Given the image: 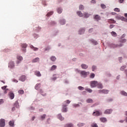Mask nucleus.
Instances as JSON below:
<instances>
[{"label": "nucleus", "instance_id": "39", "mask_svg": "<svg viewBox=\"0 0 127 127\" xmlns=\"http://www.w3.org/2000/svg\"><path fill=\"white\" fill-rule=\"evenodd\" d=\"M61 24H62V25L65 24V20H64V19L61 20Z\"/></svg>", "mask_w": 127, "mask_h": 127}, {"label": "nucleus", "instance_id": "30", "mask_svg": "<svg viewBox=\"0 0 127 127\" xmlns=\"http://www.w3.org/2000/svg\"><path fill=\"white\" fill-rule=\"evenodd\" d=\"M9 125L11 126V127H13V126L14 125V121H10L9 122Z\"/></svg>", "mask_w": 127, "mask_h": 127}, {"label": "nucleus", "instance_id": "10", "mask_svg": "<svg viewBox=\"0 0 127 127\" xmlns=\"http://www.w3.org/2000/svg\"><path fill=\"white\" fill-rule=\"evenodd\" d=\"M112 112H113V110L107 109L104 112V114L105 115H110V114H112Z\"/></svg>", "mask_w": 127, "mask_h": 127}, {"label": "nucleus", "instance_id": "11", "mask_svg": "<svg viewBox=\"0 0 127 127\" xmlns=\"http://www.w3.org/2000/svg\"><path fill=\"white\" fill-rule=\"evenodd\" d=\"M80 74L82 75V76H84V77H86V76L89 74V72H86L85 71H81L80 72Z\"/></svg>", "mask_w": 127, "mask_h": 127}, {"label": "nucleus", "instance_id": "50", "mask_svg": "<svg viewBox=\"0 0 127 127\" xmlns=\"http://www.w3.org/2000/svg\"><path fill=\"white\" fill-rule=\"evenodd\" d=\"M91 41H92V42L93 43H94V44H95V45H97V44H98V43H97V41H96L92 40Z\"/></svg>", "mask_w": 127, "mask_h": 127}, {"label": "nucleus", "instance_id": "8", "mask_svg": "<svg viewBox=\"0 0 127 127\" xmlns=\"http://www.w3.org/2000/svg\"><path fill=\"white\" fill-rule=\"evenodd\" d=\"M17 60H19L16 62L17 64H19L20 63V61H22L23 60V58L21 56H18L17 57Z\"/></svg>", "mask_w": 127, "mask_h": 127}, {"label": "nucleus", "instance_id": "22", "mask_svg": "<svg viewBox=\"0 0 127 127\" xmlns=\"http://www.w3.org/2000/svg\"><path fill=\"white\" fill-rule=\"evenodd\" d=\"M41 84L40 83H37L35 86V89L36 90H38L40 88Z\"/></svg>", "mask_w": 127, "mask_h": 127}, {"label": "nucleus", "instance_id": "54", "mask_svg": "<svg viewBox=\"0 0 127 127\" xmlns=\"http://www.w3.org/2000/svg\"><path fill=\"white\" fill-rule=\"evenodd\" d=\"M1 104H3V99H0V105H1Z\"/></svg>", "mask_w": 127, "mask_h": 127}, {"label": "nucleus", "instance_id": "37", "mask_svg": "<svg viewBox=\"0 0 127 127\" xmlns=\"http://www.w3.org/2000/svg\"><path fill=\"white\" fill-rule=\"evenodd\" d=\"M87 103H93V100L92 99H88L86 100Z\"/></svg>", "mask_w": 127, "mask_h": 127}, {"label": "nucleus", "instance_id": "18", "mask_svg": "<svg viewBox=\"0 0 127 127\" xmlns=\"http://www.w3.org/2000/svg\"><path fill=\"white\" fill-rule=\"evenodd\" d=\"M14 107L15 108H19V103H18V101H16L14 104Z\"/></svg>", "mask_w": 127, "mask_h": 127}, {"label": "nucleus", "instance_id": "15", "mask_svg": "<svg viewBox=\"0 0 127 127\" xmlns=\"http://www.w3.org/2000/svg\"><path fill=\"white\" fill-rule=\"evenodd\" d=\"M67 105H64L63 107V112L64 113H66L67 112Z\"/></svg>", "mask_w": 127, "mask_h": 127}, {"label": "nucleus", "instance_id": "3", "mask_svg": "<svg viewBox=\"0 0 127 127\" xmlns=\"http://www.w3.org/2000/svg\"><path fill=\"white\" fill-rule=\"evenodd\" d=\"M5 126V120L4 119L0 120V127H4Z\"/></svg>", "mask_w": 127, "mask_h": 127}, {"label": "nucleus", "instance_id": "41", "mask_svg": "<svg viewBox=\"0 0 127 127\" xmlns=\"http://www.w3.org/2000/svg\"><path fill=\"white\" fill-rule=\"evenodd\" d=\"M80 105H82V103H79L77 104H74L73 106L74 107H80Z\"/></svg>", "mask_w": 127, "mask_h": 127}, {"label": "nucleus", "instance_id": "35", "mask_svg": "<svg viewBox=\"0 0 127 127\" xmlns=\"http://www.w3.org/2000/svg\"><path fill=\"white\" fill-rule=\"evenodd\" d=\"M83 126H85V123H79L77 124V126L79 127H83Z\"/></svg>", "mask_w": 127, "mask_h": 127}, {"label": "nucleus", "instance_id": "1", "mask_svg": "<svg viewBox=\"0 0 127 127\" xmlns=\"http://www.w3.org/2000/svg\"><path fill=\"white\" fill-rule=\"evenodd\" d=\"M77 14L80 16V17H82V16H84V17H89V15L86 12H85L83 14L82 13V12L78 11L77 12Z\"/></svg>", "mask_w": 127, "mask_h": 127}, {"label": "nucleus", "instance_id": "51", "mask_svg": "<svg viewBox=\"0 0 127 127\" xmlns=\"http://www.w3.org/2000/svg\"><path fill=\"white\" fill-rule=\"evenodd\" d=\"M115 27V25L111 24L110 25V28L112 29V28H114Z\"/></svg>", "mask_w": 127, "mask_h": 127}, {"label": "nucleus", "instance_id": "45", "mask_svg": "<svg viewBox=\"0 0 127 127\" xmlns=\"http://www.w3.org/2000/svg\"><path fill=\"white\" fill-rule=\"evenodd\" d=\"M114 11H117V12H120V8H115L114 9Z\"/></svg>", "mask_w": 127, "mask_h": 127}, {"label": "nucleus", "instance_id": "9", "mask_svg": "<svg viewBox=\"0 0 127 127\" xmlns=\"http://www.w3.org/2000/svg\"><path fill=\"white\" fill-rule=\"evenodd\" d=\"M8 67L11 68H14V62L12 61L10 62L8 64Z\"/></svg>", "mask_w": 127, "mask_h": 127}, {"label": "nucleus", "instance_id": "28", "mask_svg": "<svg viewBox=\"0 0 127 127\" xmlns=\"http://www.w3.org/2000/svg\"><path fill=\"white\" fill-rule=\"evenodd\" d=\"M51 60L52 61H53V62H54V61H56V57H55V56H52L50 58Z\"/></svg>", "mask_w": 127, "mask_h": 127}, {"label": "nucleus", "instance_id": "53", "mask_svg": "<svg viewBox=\"0 0 127 127\" xmlns=\"http://www.w3.org/2000/svg\"><path fill=\"white\" fill-rule=\"evenodd\" d=\"M6 86H4L1 87L2 90H6Z\"/></svg>", "mask_w": 127, "mask_h": 127}, {"label": "nucleus", "instance_id": "16", "mask_svg": "<svg viewBox=\"0 0 127 127\" xmlns=\"http://www.w3.org/2000/svg\"><path fill=\"white\" fill-rule=\"evenodd\" d=\"M58 119L60 120V121H64V118L62 117V115L61 114H59L58 115Z\"/></svg>", "mask_w": 127, "mask_h": 127}, {"label": "nucleus", "instance_id": "60", "mask_svg": "<svg viewBox=\"0 0 127 127\" xmlns=\"http://www.w3.org/2000/svg\"><path fill=\"white\" fill-rule=\"evenodd\" d=\"M93 32V28L90 29L89 30V32L90 33H91V32Z\"/></svg>", "mask_w": 127, "mask_h": 127}, {"label": "nucleus", "instance_id": "5", "mask_svg": "<svg viewBox=\"0 0 127 127\" xmlns=\"http://www.w3.org/2000/svg\"><path fill=\"white\" fill-rule=\"evenodd\" d=\"M98 92L99 94H109V90L106 89L99 90Z\"/></svg>", "mask_w": 127, "mask_h": 127}, {"label": "nucleus", "instance_id": "55", "mask_svg": "<svg viewBox=\"0 0 127 127\" xmlns=\"http://www.w3.org/2000/svg\"><path fill=\"white\" fill-rule=\"evenodd\" d=\"M49 50H50V47H48L47 48H46L45 49V51H49Z\"/></svg>", "mask_w": 127, "mask_h": 127}, {"label": "nucleus", "instance_id": "47", "mask_svg": "<svg viewBox=\"0 0 127 127\" xmlns=\"http://www.w3.org/2000/svg\"><path fill=\"white\" fill-rule=\"evenodd\" d=\"M96 69H97V66L93 65L92 66V71H95V70H96Z\"/></svg>", "mask_w": 127, "mask_h": 127}, {"label": "nucleus", "instance_id": "36", "mask_svg": "<svg viewBox=\"0 0 127 127\" xmlns=\"http://www.w3.org/2000/svg\"><path fill=\"white\" fill-rule=\"evenodd\" d=\"M53 14V11H51L48 12L47 14V16H50V15H52Z\"/></svg>", "mask_w": 127, "mask_h": 127}, {"label": "nucleus", "instance_id": "49", "mask_svg": "<svg viewBox=\"0 0 127 127\" xmlns=\"http://www.w3.org/2000/svg\"><path fill=\"white\" fill-rule=\"evenodd\" d=\"M90 77L92 78H95V74L94 73H91Z\"/></svg>", "mask_w": 127, "mask_h": 127}, {"label": "nucleus", "instance_id": "6", "mask_svg": "<svg viewBox=\"0 0 127 127\" xmlns=\"http://www.w3.org/2000/svg\"><path fill=\"white\" fill-rule=\"evenodd\" d=\"M92 115L93 116H95V117H99V116H101V115H102V112H100L99 111H96L93 112Z\"/></svg>", "mask_w": 127, "mask_h": 127}, {"label": "nucleus", "instance_id": "61", "mask_svg": "<svg viewBox=\"0 0 127 127\" xmlns=\"http://www.w3.org/2000/svg\"><path fill=\"white\" fill-rule=\"evenodd\" d=\"M113 101V99H109L108 100V102H112Z\"/></svg>", "mask_w": 127, "mask_h": 127}, {"label": "nucleus", "instance_id": "33", "mask_svg": "<svg viewBox=\"0 0 127 127\" xmlns=\"http://www.w3.org/2000/svg\"><path fill=\"white\" fill-rule=\"evenodd\" d=\"M18 94H20V95H23L24 94V91L23 90H20L18 91Z\"/></svg>", "mask_w": 127, "mask_h": 127}, {"label": "nucleus", "instance_id": "48", "mask_svg": "<svg viewBox=\"0 0 127 127\" xmlns=\"http://www.w3.org/2000/svg\"><path fill=\"white\" fill-rule=\"evenodd\" d=\"M78 90H84V87H83L82 86H78Z\"/></svg>", "mask_w": 127, "mask_h": 127}, {"label": "nucleus", "instance_id": "32", "mask_svg": "<svg viewBox=\"0 0 127 127\" xmlns=\"http://www.w3.org/2000/svg\"><path fill=\"white\" fill-rule=\"evenodd\" d=\"M45 118H46V115L45 114L41 116V120L42 121H43Z\"/></svg>", "mask_w": 127, "mask_h": 127}, {"label": "nucleus", "instance_id": "17", "mask_svg": "<svg viewBox=\"0 0 127 127\" xmlns=\"http://www.w3.org/2000/svg\"><path fill=\"white\" fill-rule=\"evenodd\" d=\"M39 60H40L39 58H36L35 59H34L32 61V62L33 63H36V62H39Z\"/></svg>", "mask_w": 127, "mask_h": 127}, {"label": "nucleus", "instance_id": "21", "mask_svg": "<svg viewBox=\"0 0 127 127\" xmlns=\"http://www.w3.org/2000/svg\"><path fill=\"white\" fill-rule=\"evenodd\" d=\"M85 32V29L82 28L79 31V34H83Z\"/></svg>", "mask_w": 127, "mask_h": 127}, {"label": "nucleus", "instance_id": "27", "mask_svg": "<svg viewBox=\"0 0 127 127\" xmlns=\"http://www.w3.org/2000/svg\"><path fill=\"white\" fill-rule=\"evenodd\" d=\"M114 48H115L116 47H122L123 46L122 44H120L119 45H113Z\"/></svg>", "mask_w": 127, "mask_h": 127}, {"label": "nucleus", "instance_id": "14", "mask_svg": "<svg viewBox=\"0 0 127 127\" xmlns=\"http://www.w3.org/2000/svg\"><path fill=\"white\" fill-rule=\"evenodd\" d=\"M35 75H36V76H37V77H41V73H40V71L36 70L35 72Z\"/></svg>", "mask_w": 127, "mask_h": 127}, {"label": "nucleus", "instance_id": "34", "mask_svg": "<svg viewBox=\"0 0 127 127\" xmlns=\"http://www.w3.org/2000/svg\"><path fill=\"white\" fill-rule=\"evenodd\" d=\"M85 91H87L88 93H92L93 92V90L90 88H86Z\"/></svg>", "mask_w": 127, "mask_h": 127}, {"label": "nucleus", "instance_id": "12", "mask_svg": "<svg viewBox=\"0 0 127 127\" xmlns=\"http://www.w3.org/2000/svg\"><path fill=\"white\" fill-rule=\"evenodd\" d=\"M9 97L11 100H13L14 98V94L12 92L9 93Z\"/></svg>", "mask_w": 127, "mask_h": 127}, {"label": "nucleus", "instance_id": "26", "mask_svg": "<svg viewBox=\"0 0 127 127\" xmlns=\"http://www.w3.org/2000/svg\"><path fill=\"white\" fill-rule=\"evenodd\" d=\"M121 94L123 96H125V97H127V93L125 91H121Z\"/></svg>", "mask_w": 127, "mask_h": 127}, {"label": "nucleus", "instance_id": "62", "mask_svg": "<svg viewBox=\"0 0 127 127\" xmlns=\"http://www.w3.org/2000/svg\"><path fill=\"white\" fill-rule=\"evenodd\" d=\"M4 93V94H6V93H7V89H5Z\"/></svg>", "mask_w": 127, "mask_h": 127}, {"label": "nucleus", "instance_id": "40", "mask_svg": "<svg viewBox=\"0 0 127 127\" xmlns=\"http://www.w3.org/2000/svg\"><path fill=\"white\" fill-rule=\"evenodd\" d=\"M126 67H127L126 65H123L122 66L120 70H121V71H124V70H125Z\"/></svg>", "mask_w": 127, "mask_h": 127}, {"label": "nucleus", "instance_id": "52", "mask_svg": "<svg viewBox=\"0 0 127 127\" xmlns=\"http://www.w3.org/2000/svg\"><path fill=\"white\" fill-rule=\"evenodd\" d=\"M64 103H66V104H69V103H71V101L69 100H67L64 102Z\"/></svg>", "mask_w": 127, "mask_h": 127}, {"label": "nucleus", "instance_id": "57", "mask_svg": "<svg viewBox=\"0 0 127 127\" xmlns=\"http://www.w3.org/2000/svg\"><path fill=\"white\" fill-rule=\"evenodd\" d=\"M119 1L120 3H123V2L124 1V0H119Z\"/></svg>", "mask_w": 127, "mask_h": 127}, {"label": "nucleus", "instance_id": "63", "mask_svg": "<svg viewBox=\"0 0 127 127\" xmlns=\"http://www.w3.org/2000/svg\"><path fill=\"white\" fill-rule=\"evenodd\" d=\"M15 107H13L12 108V111H15Z\"/></svg>", "mask_w": 127, "mask_h": 127}, {"label": "nucleus", "instance_id": "29", "mask_svg": "<svg viewBox=\"0 0 127 127\" xmlns=\"http://www.w3.org/2000/svg\"><path fill=\"white\" fill-rule=\"evenodd\" d=\"M108 22H110V23H116V21L113 19H109Z\"/></svg>", "mask_w": 127, "mask_h": 127}, {"label": "nucleus", "instance_id": "24", "mask_svg": "<svg viewBox=\"0 0 127 127\" xmlns=\"http://www.w3.org/2000/svg\"><path fill=\"white\" fill-rule=\"evenodd\" d=\"M81 67L82 68V69H87L88 68V65H87V64H81Z\"/></svg>", "mask_w": 127, "mask_h": 127}, {"label": "nucleus", "instance_id": "13", "mask_svg": "<svg viewBox=\"0 0 127 127\" xmlns=\"http://www.w3.org/2000/svg\"><path fill=\"white\" fill-rule=\"evenodd\" d=\"M26 79V77L25 75H22L20 78V81H22V82H24V81Z\"/></svg>", "mask_w": 127, "mask_h": 127}, {"label": "nucleus", "instance_id": "2", "mask_svg": "<svg viewBox=\"0 0 127 127\" xmlns=\"http://www.w3.org/2000/svg\"><path fill=\"white\" fill-rule=\"evenodd\" d=\"M21 46L22 47V50L23 52H26V47H27V45L26 44H21Z\"/></svg>", "mask_w": 127, "mask_h": 127}, {"label": "nucleus", "instance_id": "4", "mask_svg": "<svg viewBox=\"0 0 127 127\" xmlns=\"http://www.w3.org/2000/svg\"><path fill=\"white\" fill-rule=\"evenodd\" d=\"M98 85V81H92L91 82V88H95Z\"/></svg>", "mask_w": 127, "mask_h": 127}, {"label": "nucleus", "instance_id": "25", "mask_svg": "<svg viewBox=\"0 0 127 127\" xmlns=\"http://www.w3.org/2000/svg\"><path fill=\"white\" fill-rule=\"evenodd\" d=\"M98 89H103V85L102 83H98V84L97 85Z\"/></svg>", "mask_w": 127, "mask_h": 127}, {"label": "nucleus", "instance_id": "7", "mask_svg": "<svg viewBox=\"0 0 127 127\" xmlns=\"http://www.w3.org/2000/svg\"><path fill=\"white\" fill-rule=\"evenodd\" d=\"M94 19L96 21H99V20H101V16L97 14V15H94Z\"/></svg>", "mask_w": 127, "mask_h": 127}, {"label": "nucleus", "instance_id": "58", "mask_svg": "<svg viewBox=\"0 0 127 127\" xmlns=\"http://www.w3.org/2000/svg\"><path fill=\"white\" fill-rule=\"evenodd\" d=\"M33 48H34V51H37V50H38V48H35L34 47H33Z\"/></svg>", "mask_w": 127, "mask_h": 127}, {"label": "nucleus", "instance_id": "20", "mask_svg": "<svg viewBox=\"0 0 127 127\" xmlns=\"http://www.w3.org/2000/svg\"><path fill=\"white\" fill-rule=\"evenodd\" d=\"M64 127H74V126H73V124H71V123H68L66 124L64 126Z\"/></svg>", "mask_w": 127, "mask_h": 127}, {"label": "nucleus", "instance_id": "56", "mask_svg": "<svg viewBox=\"0 0 127 127\" xmlns=\"http://www.w3.org/2000/svg\"><path fill=\"white\" fill-rule=\"evenodd\" d=\"M91 2V3H96V0H92Z\"/></svg>", "mask_w": 127, "mask_h": 127}, {"label": "nucleus", "instance_id": "44", "mask_svg": "<svg viewBox=\"0 0 127 127\" xmlns=\"http://www.w3.org/2000/svg\"><path fill=\"white\" fill-rule=\"evenodd\" d=\"M79 9H80V10H83V9H84V6L83 5H80Z\"/></svg>", "mask_w": 127, "mask_h": 127}, {"label": "nucleus", "instance_id": "38", "mask_svg": "<svg viewBox=\"0 0 127 127\" xmlns=\"http://www.w3.org/2000/svg\"><path fill=\"white\" fill-rule=\"evenodd\" d=\"M57 11H58V13H61L62 12V9L59 8L57 9Z\"/></svg>", "mask_w": 127, "mask_h": 127}, {"label": "nucleus", "instance_id": "64", "mask_svg": "<svg viewBox=\"0 0 127 127\" xmlns=\"http://www.w3.org/2000/svg\"><path fill=\"white\" fill-rule=\"evenodd\" d=\"M125 17H127V13L125 14Z\"/></svg>", "mask_w": 127, "mask_h": 127}, {"label": "nucleus", "instance_id": "19", "mask_svg": "<svg viewBox=\"0 0 127 127\" xmlns=\"http://www.w3.org/2000/svg\"><path fill=\"white\" fill-rule=\"evenodd\" d=\"M57 68V66L54 65L51 67L50 71H54V70H55Z\"/></svg>", "mask_w": 127, "mask_h": 127}, {"label": "nucleus", "instance_id": "31", "mask_svg": "<svg viewBox=\"0 0 127 127\" xmlns=\"http://www.w3.org/2000/svg\"><path fill=\"white\" fill-rule=\"evenodd\" d=\"M111 34H112V36H114V37H116L117 36V33H116L114 31H112L111 32Z\"/></svg>", "mask_w": 127, "mask_h": 127}, {"label": "nucleus", "instance_id": "42", "mask_svg": "<svg viewBox=\"0 0 127 127\" xmlns=\"http://www.w3.org/2000/svg\"><path fill=\"white\" fill-rule=\"evenodd\" d=\"M92 127H98V125L96 123H93L91 125Z\"/></svg>", "mask_w": 127, "mask_h": 127}, {"label": "nucleus", "instance_id": "59", "mask_svg": "<svg viewBox=\"0 0 127 127\" xmlns=\"http://www.w3.org/2000/svg\"><path fill=\"white\" fill-rule=\"evenodd\" d=\"M123 20L124 21H126V22H127V18L123 17Z\"/></svg>", "mask_w": 127, "mask_h": 127}, {"label": "nucleus", "instance_id": "23", "mask_svg": "<svg viewBox=\"0 0 127 127\" xmlns=\"http://www.w3.org/2000/svg\"><path fill=\"white\" fill-rule=\"evenodd\" d=\"M100 120L102 123H106L107 122V118H101Z\"/></svg>", "mask_w": 127, "mask_h": 127}, {"label": "nucleus", "instance_id": "46", "mask_svg": "<svg viewBox=\"0 0 127 127\" xmlns=\"http://www.w3.org/2000/svg\"><path fill=\"white\" fill-rule=\"evenodd\" d=\"M101 6L102 8H106L107 7L106 5H105L104 4H101Z\"/></svg>", "mask_w": 127, "mask_h": 127}, {"label": "nucleus", "instance_id": "43", "mask_svg": "<svg viewBox=\"0 0 127 127\" xmlns=\"http://www.w3.org/2000/svg\"><path fill=\"white\" fill-rule=\"evenodd\" d=\"M127 42V40H126V39H122L121 41H120V42L121 43H126Z\"/></svg>", "mask_w": 127, "mask_h": 127}]
</instances>
